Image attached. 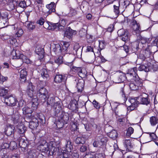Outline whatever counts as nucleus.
Here are the masks:
<instances>
[{"instance_id": "40", "label": "nucleus", "mask_w": 158, "mask_h": 158, "mask_svg": "<svg viewBox=\"0 0 158 158\" xmlns=\"http://www.w3.org/2000/svg\"><path fill=\"white\" fill-rule=\"evenodd\" d=\"M108 134L109 137L112 139L116 138L118 135L117 131L114 130H113L110 132L108 133Z\"/></svg>"}, {"instance_id": "45", "label": "nucleus", "mask_w": 158, "mask_h": 158, "mask_svg": "<svg viewBox=\"0 0 158 158\" xmlns=\"http://www.w3.org/2000/svg\"><path fill=\"white\" fill-rule=\"evenodd\" d=\"M41 74V76L44 79H47V78L48 77H49L47 70L45 69H42Z\"/></svg>"}, {"instance_id": "43", "label": "nucleus", "mask_w": 158, "mask_h": 158, "mask_svg": "<svg viewBox=\"0 0 158 158\" xmlns=\"http://www.w3.org/2000/svg\"><path fill=\"white\" fill-rule=\"evenodd\" d=\"M66 146V151L68 152H71L73 150V146L70 141L69 140L67 142Z\"/></svg>"}, {"instance_id": "7", "label": "nucleus", "mask_w": 158, "mask_h": 158, "mask_svg": "<svg viewBox=\"0 0 158 158\" xmlns=\"http://www.w3.org/2000/svg\"><path fill=\"white\" fill-rule=\"evenodd\" d=\"M95 139L97 140H98L100 146L106 145L107 141V138L100 134L97 135Z\"/></svg>"}, {"instance_id": "47", "label": "nucleus", "mask_w": 158, "mask_h": 158, "mask_svg": "<svg viewBox=\"0 0 158 158\" xmlns=\"http://www.w3.org/2000/svg\"><path fill=\"white\" fill-rule=\"evenodd\" d=\"M152 48H150V47H148V48H147L144 51V53L146 57L147 58L150 57V55L152 53V52L150 51V50H152Z\"/></svg>"}, {"instance_id": "4", "label": "nucleus", "mask_w": 158, "mask_h": 158, "mask_svg": "<svg viewBox=\"0 0 158 158\" xmlns=\"http://www.w3.org/2000/svg\"><path fill=\"white\" fill-rule=\"evenodd\" d=\"M17 140L18 142L19 143V146L22 148V150L23 151H25L27 147L30 148L31 146H34L35 145V143H33L32 145H31V143L28 145V142L20 137L17 139Z\"/></svg>"}, {"instance_id": "56", "label": "nucleus", "mask_w": 158, "mask_h": 158, "mask_svg": "<svg viewBox=\"0 0 158 158\" xmlns=\"http://www.w3.org/2000/svg\"><path fill=\"white\" fill-rule=\"evenodd\" d=\"M60 147L59 148V150H58L56 152H59V154L60 155V158H64V157L67 158L68 156V155L67 154L64 152V151L62 150L61 151V153H60Z\"/></svg>"}, {"instance_id": "22", "label": "nucleus", "mask_w": 158, "mask_h": 158, "mask_svg": "<svg viewBox=\"0 0 158 158\" xmlns=\"http://www.w3.org/2000/svg\"><path fill=\"white\" fill-rule=\"evenodd\" d=\"M12 55L13 59H21V55H23L21 54L18 50H16L15 49H13L11 53Z\"/></svg>"}, {"instance_id": "20", "label": "nucleus", "mask_w": 158, "mask_h": 158, "mask_svg": "<svg viewBox=\"0 0 158 158\" xmlns=\"http://www.w3.org/2000/svg\"><path fill=\"white\" fill-rule=\"evenodd\" d=\"M15 127L14 126L10 125L6 129L5 132L7 136H10L12 135L14 133V130Z\"/></svg>"}, {"instance_id": "12", "label": "nucleus", "mask_w": 158, "mask_h": 158, "mask_svg": "<svg viewBox=\"0 0 158 158\" xmlns=\"http://www.w3.org/2000/svg\"><path fill=\"white\" fill-rule=\"evenodd\" d=\"M82 49L79 44L76 43L74 46L73 52L74 54L77 56H79L81 55Z\"/></svg>"}, {"instance_id": "26", "label": "nucleus", "mask_w": 158, "mask_h": 158, "mask_svg": "<svg viewBox=\"0 0 158 158\" xmlns=\"http://www.w3.org/2000/svg\"><path fill=\"white\" fill-rule=\"evenodd\" d=\"M31 4V2L29 0H22L19 4V6L20 7L24 8L29 6Z\"/></svg>"}, {"instance_id": "17", "label": "nucleus", "mask_w": 158, "mask_h": 158, "mask_svg": "<svg viewBox=\"0 0 158 158\" xmlns=\"http://www.w3.org/2000/svg\"><path fill=\"white\" fill-rule=\"evenodd\" d=\"M84 83L85 81L82 79H80L78 80L77 85V87L79 92H81L83 90L84 86Z\"/></svg>"}, {"instance_id": "32", "label": "nucleus", "mask_w": 158, "mask_h": 158, "mask_svg": "<svg viewBox=\"0 0 158 158\" xmlns=\"http://www.w3.org/2000/svg\"><path fill=\"white\" fill-rule=\"evenodd\" d=\"M39 126L38 120L36 121H30L29 123V127L32 130L36 129Z\"/></svg>"}, {"instance_id": "25", "label": "nucleus", "mask_w": 158, "mask_h": 158, "mask_svg": "<svg viewBox=\"0 0 158 158\" xmlns=\"http://www.w3.org/2000/svg\"><path fill=\"white\" fill-rule=\"evenodd\" d=\"M38 152L35 149L33 148L31 149L28 151V158H35L36 157Z\"/></svg>"}, {"instance_id": "44", "label": "nucleus", "mask_w": 158, "mask_h": 158, "mask_svg": "<svg viewBox=\"0 0 158 158\" xmlns=\"http://www.w3.org/2000/svg\"><path fill=\"white\" fill-rule=\"evenodd\" d=\"M21 57H22L21 59L22 60L23 62L27 64H31L32 63V61L30 59L27 58L26 56L24 55H21Z\"/></svg>"}, {"instance_id": "34", "label": "nucleus", "mask_w": 158, "mask_h": 158, "mask_svg": "<svg viewBox=\"0 0 158 158\" xmlns=\"http://www.w3.org/2000/svg\"><path fill=\"white\" fill-rule=\"evenodd\" d=\"M123 48L124 50L127 53L130 54L134 52L132 48L131 47L130 44L128 46L126 45H124Z\"/></svg>"}, {"instance_id": "33", "label": "nucleus", "mask_w": 158, "mask_h": 158, "mask_svg": "<svg viewBox=\"0 0 158 158\" xmlns=\"http://www.w3.org/2000/svg\"><path fill=\"white\" fill-rule=\"evenodd\" d=\"M48 100L47 103L48 105H50L51 106H52L53 105L56 100L57 99L59 100V99L57 97H51L49 98L48 97L47 98Z\"/></svg>"}, {"instance_id": "46", "label": "nucleus", "mask_w": 158, "mask_h": 158, "mask_svg": "<svg viewBox=\"0 0 158 158\" xmlns=\"http://www.w3.org/2000/svg\"><path fill=\"white\" fill-rule=\"evenodd\" d=\"M67 23V20L66 19H63L60 21L59 23H60V30H63L64 28V27L66 24Z\"/></svg>"}, {"instance_id": "51", "label": "nucleus", "mask_w": 158, "mask_h": 158, "mask_svg": "<svg viewBox=\"0 0 158 158\" xmlns=\"http://www.w3.org/2000/svg\"><path fill=\"white\" fill-rule=\"evenodd\" d=\"M8 90L4 88L0 89V96L4 97L6 96V95L8 93Z\"/></svg>"}, {"instance_id": "18", "label": "nucleus", "mask_w": 158, "mask_h": 158, "mask_svg": "<svg viewBox=\"0 0 158 158\" xmlns=\"http://www.w3.org/2000/svg\"><path fill=\"white\" fill-rule=\"evenodd\" d=\"M34 86L33 85L31 82H29L27 85V89L28 95L31 98L33 96V94L34 92Z\"/></svg>"}, {"instance_id": "36", "label": "nucleus", "mask_w": 158, "mask_h": 158, "mask_svg": "<svg viewBox=\"0 0 158 158\" xmlns=\"http://www.w3.org/2000/svg\"><path fill=\"white\" fill-rule=\"evenodd\" d=\"M19 114L16 113L12 115V120L13 121L14 124H17L19 121Z\"/></svg>"}, {"instance_id": "16", "label": "nucleus", "mask_w": 158, "mask_h": 158, "mask_svg": "<svg viewBox=\"0 0 158 158\" xmlns=\"http://www.w3.org/2000/svg\"><path fill=\"white\" fill-rule=\"evenodd\" d=\"M58 73L55 76L54 81L56 83H60L64 81L65 77L62 75L59 74V73Z\"/></svg>"}, {"instance_id": "3", "label": "nucleus", "mask_w": 158, "mask_h": 158, "mask_svg": "<svg viewBox=\"0 0 158 158\" xmlns=\"http://www.w3.org/2000/svg\"><path fill=\"white\" fill-rule=\"evenodd\" d=\"M37 91L39 98L43 102H45L48 95L47 90L44 87H42L38 88Z\"/></svg>"}, {"instance_id": "48", "label": "nucleus", "mask_w": 158, "mask_h": 158, "mask_svg": "<svg viewBox=\"0 0 158 158\" xmlns=\"http://www.w3.org/2000/svg\"><path fill=\"white\" fill-rule=\"evenodd\" d=\"M53 108L54 109H58L59 110H61L62 107L60 101V100L58 101L55 102L53 105L52 106Z\"/></svg>"}, {"instance_id": "52", "label": "nucleus", "mask_w": 158, "mask_h": 158, "mask_svg": "<svg viewBox=\"0 0 158 158\" xmlns=\"http://www.w3.org/2000/svg\"><path fill=\"white\" fill-rule=\"evenodd\" d=\"M149 68L148 67L145 66L143 64H141L138 68V70L139 71H144L146 72L149 71Z\"/></svg>"}, {"instance_id": "27", "label": "nucleus", "mask_w": 158, "mask_h": 158, "mask_svg": "<svg viewBox=\"0 0 158 158\" xmlns=\"http://www.w3.org/2000/svg\"><path fill=\"white\" fill-rule=\"evenodd\" d=\"M53 51L55 52L56 54L62 53L63 55L62 48L60 45L59 44H55V47L53 48Z\"/></svg>"}, {"instance_id": "2", "label": "nucleus", "mask_w": 158, "mask_h": 158, "mask_svg": "<svg viewBox=\"0 0 158 158\" xmlns=\"http://www.w3.org/2000/svg\"><path fill=\"white\" fill-rule=\"evenodd\" d=\"M129 102L131 104L129 107L131 110H133L135 108H136L139 104L148 106L150 104L151 102L148 95L147 97L144 98L143 97L142 95L134 98H131L129 99Z\"/></svg>"}, {"instance_id": "1", "label": "nucleus", "mask_w": 158, "mask_h": 158, "mask_svg": "<svg viewBox=\"0 0 158 158\" xmlns=\"http://www.w3.org/2000/svg\"><path fill=\"white\" fill-rule=\"evenodd\" d=\"M54 141H51L48 143L38 145V150L46 153L48 156L55 155L60 146V141L58 138V140L54 139Z\"/></svg>"}, {"instance_id": "50", "label": "nucleus", "mask_w": 158, "mask_h": 158, "mask_svg": "<svg viewBox=\"0 0 158 158\" xmlns=\"http://www.w3.org/2000/svg\"><path fill=\"white\" fill-rule=\"evenodd\" d=\"M129 86L130 89L132 90H136L139 88V87L133 81L130 83Z\"/></svg>"}, {"instance_id": "60", "label": "nucleus", "mask_w": 158, "mask_h": 158, "mask_svg": "<svg viewBox=\"0 0 158 158\" xmlns=\"http://www.w3.org/2000/svg\"><path fill=\"white\" fill-rule=\"evenodd\" d=\"M157 37H158L153 40L151 44V45H150V46H149V47L151 46V48H152L153 47L156 48L157 47V43L158 42V38Z\"/></svg>"}, {"instance_id": "63", "label": "nucleus", "mask_w": 158, "mask_h": 158, "mask_svg": "<svg viewBox=\"0 0 158 158\" xmlns=\"http://www.w3.org/2000/svg\"><path fill=\"white\" fill-rule=\"evenodd\" d=\"M120 39L123 41L126 42L127 41H128L129 39V36L128 35L127 33L126 34L119 37Z\"/></svg>"}, {"instance_id": "13", "label": "nucleus", "mask_w": 158, "mask_h": 158, "mask_svg": "<svg viewBox=\"0 0 158 158\" xmlns=\"http://www.w3.org/2000/svg\"><path fill=\"white\" fill-rule=\"evenodd\" d=\"M135 23L133 24L132 26L133 34L134 35H139L140 33L141 29L140 27L139 24L137 23L136 21H135Z\"/></svg>"}, {"instance_id": "11", "label": "nucleus", "mask_w": 158, "mask_h": 158, "mask_svg": "<svg viewBox=\"0 0 158 158\" xmlns=\"http://www.w3.org/2000/svg\"><path fill=\"white\" fill-rule=\"evenodd\" d=\"M132 142L133 141L132 139H125L123 143V145L127 150H128L129 151H131V149L133 148V146Z\"/></svg>"}, {"instance_id": "49", "label": "nucleus", "mask_w": 158, "mask_h": 158, "mask_svg": "<svg viewBox=\"0 0 158 158\" xmlns=\"http://www.w3.org/2000/svg\"><path fill=\"white\" fill-rule=\"evenodd\" d=\"M32 107L35 108L38 105V98H33L32 99L31 102Z\"/></svg>"}, {"instance_id": "39", "label": "nucleus", "mask_w": 158, "mask_h": 158, "mask_svg": "<svg viewBox=\"0 0 158 158\" xmlns=\"http://www.w3.org/2000/svg\"><path fill=\"white\" fill-rule=\"evenodd\" d=\"M131 47L134 52L139 49V43L138 42H134L130 44Z\"/></svg>"}, {"instance_id": "64", "label": "nucleus", "mask_w": 158, "mask_h": 158, "mask_svg": "<svg viewBox=\"0 0 158 158\" xmlns=\"http://www.w3.org/2000/svg\"><path fill=\"white\" fill-rule=\"evenodd\" d=\"M26 128L24 126H21L18 128V131L20 134H23L25 132Z\"/></svg>"}, {"instance_id": "8", "label": "nucleus", "mask_w": 158, "mask_h": 158, "mask_svg": "<svg viewBox=\"0 0 158 158\" xmlns=\"http://www.w3.org/2000/svg\"><path fill=\"white\" fill-rule=\"evenodd\" d=\"M69 115L68 113L64 111L61 113V115L58 117L57 120L62 121L65 124H67L69 120Z\"/></svg>"}, {"instance_id": "54", "label": "nucleus", "mask_w": 158, "mask_h": 158, "mask_svg": "<svg viewBox=\"0 0 158 158\" xmlns=\"http://www.w3.org/2000/svg\"><path fill=\"white\" fill-rule=\"evenodd\" d=\"M46 143H48L44 137L42 136L39 139L38 145L44 144Z\"/></svg>"}, {"instance_id": "37", "label": "nucleus", "mask_w": 158, "mask_h": 158, "mask_svg": "<svg viewBox=\"0 0 158 158\" xmlns=\"http://www.w3.org/2000/svg\"><path fill=\"white\" fill-rule=\"evenodd\" d=\"M133 82L139 87L142 86V80L138 76H137V77L136 76Z\"/></svg>"}, {"instance_id": "58", "label": "nucleus", "mask_w": 158, "mask_h": 158, "mask_svg": "<svg viewBox=\"0 0 158 158\" xmlns=\"http://www.w3.org/2000/svg\"><path fill=\"white\" fill-rule=\"evenodd\" d=\"M134 131V129L132 127H129L127 129V132L126 134V135L128 137L130 136L133 133Z\"/></svg>"}, {"instance_id": "62", "label": "nucleus", "mask_w": 158, "mask_h": 158, "mask_svg": "<svg viewBox=\"0 0 158 158\" xmlns=\"http://www.w3.org/2000/svg\"><path fill=\"white\" fill-rule=\"evenodd\" d=\"M118 35L120 37L126 34L127 33V31L124 30L123 29H121L119 30L118 31Z\"/></svg>"}, {"instance_id": "23", "label": "nucleus", "mask_w": 158, "mask_h": 158, "mask_svg": "<svg viewBox=\"0 0 158 158\" xmlns=\"http://www.w3.org/2000/svg\"><path fill=\"white\" fill-rule=\"evenodd\" d=\"M94 119L93 118L90 119V121L91 125L95 131H98V133H99L101 130V127L99 125H97L94 123Z\"/></svg>"}, {"instance_id": "28", "label": "nucleus", "mask_w": 158, "mask_h": 158, "mask_svg": "<svg viewBox=\"0 0 158 158\" xmlns=\"http://www.w3.org/2000/svg\"><path fill=\"white\" fill-rule=\"evenodd\" d=\"M8 38H4L5 40H6L7 42L9 44H12V45L15 44L17 42L16 39L14 37L12 36H8Z\"/></svg>"}, {"instance_id": "24", "label": "nucleus", "mask_w": 158, "mask_h": 158, "mask_svg": "<svg viewBox=\"0 0 158 158\" xmlns=\"http://www.w3.org/2000/svg\"><path fill=\"white\" fill-rule=\"evenodd\" d=\"M35 52L37 55L40 56V58L43 59L44 58V52L43 48L37 46L36 48Z\"/></svg>"}, {"instance_id": "53", "label": "nucleus", "mask_w": 158, "mask_h": 158, "mask_svg": "<svg viewBox=\"0 0 158 158\" xmlns=\"http://www.w3.org/2000/svg\"><path fill=\"white\" fill-rule=\"evenodd\" d=\"M17 148V143L16 142L12 141H11L10 143V149L13 150L16 149Z\"/></svg>"}, {"instance_id": "21", "label": "nucleus", "mask_w": 158, "mask_h": 158, "mask_svg": "<svg viewBox=\"0 0 158 158\" xmlns=\"http://www.w3.org/2000/svg\"><path fill=\"white\" fill-rule=\"evenodd\" d=\"M139 35V40H140L141 43L142 44H144L147 43L148 44V46H150V45H148V44H150V41L152 40V38H147L144 37H142L140 35Z\"/></svg>"}, {"instance_id": "14", "label": "nucleus", "mask_w": 158, "mask_h": 158, "mask_svg": "<svg viewBox=\"0 0 158 158\" xmlns=\"http://www.w3.org/2000/svg\"><path fill=\"white\" fill-rule=\"evenodd\" d=\"M56 5L54 2H51L50 4L46 5V7L48 10L46 13L47 15L51 14L52 12H54L56 11Z\"/></svg>"}, {"instance_id": "38", "label": "nucleus", "mask_w": 158, "mask_h": 158, "mask_svg": "<svg viewBox=\"0 0 158 158\" xmlns=\"http://www.w3.org/2000/svg\"><path fill=\"white\" fill-rule=\"evenodd\" d=\"M150 121L152 125H155L158 123V119L157 116H155L151 117Z\"/></svg>"}, {"instance_id": "31", "label": "nucleus", "mask_w": 158, "mask_h": 158, "mask_svg": "<svg viewBox=\"0 0 158 158\" xmlns=\"http://www.w3.org/2000/svg\"><path fill=\"white\" fill-rule=\"evenodd\" d=\"M85 142V138L82 136L77 137L75 139V142L77 144H84Z\"/></svg>"}, {"instance_id": "10", "label": "nucleus", "mask_w": 158, "mask_h": 158, "mask_svg": "<svg viewBox=\"0 0 158 158\" xmlns=\"http://www.w3.org/2000/svg\"><path fill=\"white\" fill-rule=\"evenodd\" d=\"M60 23H51L50 25L47 24V26L44 27L45 28H47L49 30L57 31L61 30L60 28Z\"/></svg>"}, {"instance_id": "9", "label": "nucleus", "mask_w": 158, "mask_h": 158, "mask_svg": "<svg viewBox=\"0 0 158 158\" xmlns=\"http://www.w3.org/2000/svg\"><path fill=\"white\" fill-rule=\"evenodd\" d=\"M76 30H72L70 27H67L65 31L64 36L70 39L73 35L76 34Z\"/></svg>"}, {"instance_id": "6", "label": "nucleus", "mask_w": 158, "mask_h": 158, "mask_svg": "<svg viewBox=\"0 0 158 158\" xmlns=\"http://www.w3.org/2000/svg\"><path fill=\"white\" fill-rule=\"evenodd\" d=\"M23 113L26 115V118L31 119L33 117L32 115V110L31 108L27 106H25L22 109Z\"/></svg>"}, {"instance_id": "61", "label": "nucleus", "mask_w": 158, "mask_h": 158, "mask_svg": "<svg viewBox=\"0 0 158 158\" xmlns=\"http://www.w3.org/2000/svg\"><path fill=\"white\" fill-rule=\"evenodd\" d=\"M120 108L121 106L119 105H117V106L114 108V110L116 115L118 116L119 117L120 116L119 115H122L121 114H119V112Z\"/></svg>"}, {"instance_id": "19", "label": "nucleus", "mask_w": 158, "mask_h": 158, "mask_svg": "<svg viewBox=\"0 0 158 158\" xmlns=\"http://www.w3.org/2000/svg\"><path fill=\"white\" fill-rule=\"evenodd\" d=\"M57 65L55 63L52 62H49L46 64V67L50 71H53L56 70Z\"/></svg>"}, {"instance_id": "57", "label": "nucleus", "mask_w": 158, "mask_h": 158, "mask_svg": "<svg viewBox=\"0 0 158 158\" xmlns=\"http://www.w3.org/2000/svg\"><path fill=\"white\" fill-rule=\"evenodd\" d=\"M37 116L39 120H38V122L40 121V123H44L45 121L44 120L45 117L42 113L38 114Z\"/></svg>"}, {"instance_id": "55", "label": "nucleus", "mask_w": 158, "mask_h": 158, "mask_svg": "<svg viewBox=\"0 0 158 158\" xmlns=\"http://www.w3.org/2000/svg\"><path fill=\"white\" fill-rule=\"evenodd\" d=\"M54 109V115L58 119L61 115V113L63 111H61V110H59V109Z\"/></svg>"}, {"instance_id": "30", "label": "nucleus", "mask_w": 158, "mask_h": 158, "mask_svg": "<svg viewBox=\"0 0 158 158\" xmlns=\"http://www.w3.org/2000/svg\"><path fill=\"white\" fill-rule=\"evenodd\" d=\"M125 78L124 74L121 73L118 74H117L115 79L117 80V83H119L123 82Z\"/></svg>"}, {"instance_id": "29", "label": "nucleus", "mask_w": 158, "mask_h": 158, "mask_svg": "<svg viewBox=\"0 0 158 158\" xmlns=\"http://www.w3.org/2000/svg\"><path fill=\"white\" fill-rule=\"evenodd\" d=\"M27 75V72L26 69H23L20 71V78L21 81L24 82L26 80V76Z\"/></svg>"}, {"instance_id": "15", "label": "nucleus", "mask_w": 158, "mask_h": 158, "mask_svg": "<svg viewBox=\"0 0 158 158\" xmlns=\"http://www.w3.org/2000/svg\"><path fill=\"white\" fill-rule=\"evenodd\" d=\"M71 69L73 71L77 73L79 76L81 77H84L86 76V74H85L82 73L81 67L73 66L71 68Z\"/></svg>"}, {"instance_id": "35", "label": "nucleus", "mask_w": 158, "mask_h": 158, "mask_svg": "<svg viewBox=\"0 0 158 158\" xmlns=\"http://www.w3.org/2000/svg\"><path fill=\"white\" fill-rule=\"evenodd\" d=\"M63 44H61L62 46V48L63 55L65 54L67 52V50L69 46V44L68 42H62Z\"/></svg>"}, {"instance_id": "41", "label": "nucleus", "mask_w": 158, "mask_h": 158, "mask_svg": "<svg viewBox=\"0 0 158 158\" xmlns=\"http://www.w3.org/2000/svg\"><path fill=\"white\" fill-rule=\"evenodd\" d=\"M148 67L149 68V71L152 70L153 71H156L158 70V66L156 63H154L152 65L150 63Z\"/></svg>"}, {"instance_id": "59", "label": "nucleus", "mask_w": 158, "mask_h": 158, "mask_svg": "<svg viewBox=\"0 0 158 158\" xmlns=\"http://www.w3.org/2000/svg\"><path fill=\"white\" fill-rule=\"evenodd\" d=\"M86 34V31L84 28H82L80 30L79 32V36L81 37L85 36Z\"/></svg>"}, {"instance_id": "42", "label": "nucleus", "mask_w": 158, "mask_h": 158, "mask_svg": "<svg viewBox=\"0 0 158 158\" xmlns=\"http://www.w3.org/2000/svg\"><path fill=\"white\" fill-rule=\"evenodd\" d=\"M146 134L143 135L142 136V138L143 140L145 141V143L149 142L151 141L149 135L148 133H146Z\"/></svg>"}, {"instance_id": "5", "label": "nucleus", "mask_w": 158, "mask_h": 158, "mask_svg": "<svg viewBox=\"0 0 158 158\" xmlns=\"http://www.w3.org/2000/svg\"><path fill=\"white\" fill-rule=\"evenodd\" d=\"M17 102V99L11 95L6 96L4 97V102L8 106H15L16 105Z\"/></svg>"}]
</instances>
